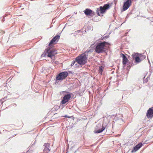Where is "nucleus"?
<instances>
[{
	"label": "nucleus",
	"mask_w": 153,
	"mask_h": 153,
	"mask_svg": "<svg viewBox=\"0 0 153 153\" xmlns=\"http://www.w3.org/2000/svg\"><path fill=\"white\" fill-rule=\"evenodd\" d=\"M105 129V127L102 126V128L97 131H94V132L96 133H99L102 132Z\"/></svg>",
	"instance_id": "4468645a"
},
{
	"label": "nucleus",
	"mask_w": 153,
	"mask_h": 153,
	"mask_svg": "<svg viewBox=\"0 0 153 153\" xmlns=\"http://www.w3.org/2000/svg\"><path fill=\"white\" fill-rule=\"evenodd\" d=\"M47 53L48 56L52 58L57 53V50L55 48H47Z\"/></svg>",
	"instance_id": "20e7f679"
},
{
	"label": "nucleus",
	"mask_w": 153,
	"mask_h": 153,
	"mask_svg": "<svg viewBox=\"0 0 153 153\" xmlns=\"http://www.w3.org/2000/svg\"><path fill=\"white\" fill-rule=\"evenodd\" d=\"M143 144L141 143H140L137 145L134 146L131 151V152L133 153L138 150L142 146Z\"/></svg>",
	"instance_id": "f8f14e48"
},
{
	"label": "nucleus",
	"mask_w": 153,
	"mask_h": 153,
	"mask_svg": "<svg viewBox=\"0 0 153 153\" xmlns=\"http://www.w3.org/2000/svg\"><path fill=\"white\" fill-rule=\"evenodd\" d=\"M60 38L59 35H57L53 37L51 41L48 45L50 46H52V45L55 44L58 41Z\"/></svg>",
	"instance_id": "6e6552de"
},
{
	"label": "nucleus",
	"mask_w": 153,
	"mask_h": 153,
	"mask_svg": "<svg viewBox=\"0 0 153 153\" xmlns=\"http://www.w3.org/2000/svg\"><path fill=\"white\" fill-rule=\"evenodd\" d=\"M100 69L101 70V68L100 67Z\"/></svg>",
	"instance_id": "6ab92c4d"
},
{
	"label": "nucleus",
	"mask_w": 153,
	"mask_h": 153,
	"mask_svg": "<svg viewBox=\"0 0 153 153\" xmlns=\"http://www.w3.org/2000/svg\"><path fill=\"white\" fill-rule=\"evenodd\" d=\"M84 13L87 16H90L92 17L95 15V12L87 8L84 11Z\"/></svg>",
	"instance_id": "1a4fd4ad"
},
{
	"label": "nucleus",
	"mask_w": 153,
	"mask_h": 153,
	"mask_svg": "<svg viewBox=\"0 0 153 153\" xmlns=\"http://www.w3.org/2000/svg\"><path fill=\"white\" fill-rule=\"evenodd\" d=\"M68 74V73L67 71L60 73L56 76V79L59 80H63L66 78Z\"/></svg>",
	"instance_id": "39448f33"
},
{
	"label": "nucleus",
	"mask_w": 153,
	"mask_h": 153,
	"mask_svg": "<svg viewBox=\"0 0 153 153\" xmlns=\"http://www.w3.org/2000/svg\"><path fill=\"white\" fill-rule=\"evenodd\" d=\"M86 52L82 53L76 58L77 63L80 65H84L86 62L87 60V55Z\"/></svg>",
	"instance_id": "f257e3e1"
},
{
	"label": "nucleus",
	"mask_w": 153,
	"mask_h": 153,
	"mask_svg": "<svg viewBox=\"0 0 153 153\" xmlns=\"http://www.w3.org/2000/svg\"><path fill=\"white\" fill-rule=\"evenodd\" d=\"M46 51H45L44 52V53L41 55V56L42 57H45L46 56H47L48 53H47V49L45 50Z\"/></svg>",
	"instance_id": "2eb2a0df"
},
{
	"label": "nucleus",
	"mask_w": 153,
	"mask_h": 153,
	"mask_svg": "<svg viewBox=\"0 0 153 153\" xmlns=\"http://www.w3.org/2000/svg\"><path fill=\"white\" fill-rule=\"evenodd\" d=\"M50 151V150L48 148L45 147L44 150V153H47L49 152Z\"/></svg>",
	"instance_id": "dca6fc26"
},
{
	"label": "nucleus",
	"mask_w": 153,
	"mask_h": 153,
	"mask_svg": "<svg viewBox=\"0 0 153 153\" xmlns=\"http://www.w3.org/2000/svg\"><path fill=\"white\" fill-rule=\"evenodd\" d=\"M109 4H106L104 5L103 7L100 6L99 8H97V13L98 16H100L99 13L102 14L104 13L105 11L106 10L109 8Z\"/></svg>",
	"instance_id": "7ed1b4c3"
},
{
	"label": "nucleus",
	"mask_w": 153,
	"mask_h": 153,
	"mask_svg": "<svg viewBox=\"0 0 153 153\" xmlns=\"http://www.w3.org/2000/svg\"><path fill=\"white\" fill-rule=\"evenodd\" d=\"M71 97V94H65L63 97L62 100L61 101V103L62 104H64L67 102H68L70 100Z\"/></svg>",
	"instance_id": "423d86ee"
},
{
	"label": "nucleus",
	"mask_w": 153,
	"mask_h": 153,
	"mask_svg": "<svg viewBox=\"0 0 153 153\" xmlns=\"http://www.w3.org/2000/svg\"><path fill=\"white\" fill-rule=\"evenodd\" d=\"M146 116L147 118H152L153 117V107L150 108L147 111Z\"/></svg>",
	"instance_id": "9d476101"
},
{
	"label": "nucleus",
	"mask_w": 153,
	"mask_h": 153,
	"mask_svg": "<svg viewBox=\"0 0 153 153\" xmlns=\"http://www.w3.org/2000/svg\"><path fill=\"white\" fill-rule=\"evenodd\" d=\"M128 59L123 54V64L125 66L126 64Z\"/></svg>",
	"instance_id": "ddd939ff"
},
{
	"label": "nucleus",
	"mask_w": 153,
	"mask_h": 153,
	"mask_svg": "<svg viewBox=\"0 0 153 153\" xmlns=\"http://www.w3.org/2000/svg\"><path fill=\"white\" fill-rule=\"evenodd\" d=\"M108 43L104 42L99 43L96 46L95 52L97 53L103 52L105 51V45H108Z\"/></svg>",
	"instance_id": "f03ea898"
},
{
	"label": "nucleus",
	"mask_w": 153,
	"mask_h": 153,
	"mask_svg": "<svg viewBox=\"0 0 153 153\" xmlns=\"http://www.w3.org/2000/svg\"><path fill=\"white\" fill-rule=\"evenodd\" d=\"M132 3L131 0H126L123 5V11H125L127 10L131 5Z\"/></svg>",
	"instance_id": "0eeeda50"
},
{
	"label": "nucleus",
	"mask_w": 153,
	"mask_h": 153,
	"mask_svg": "<svg viewBox=\"0 0 153 153\" xmlns=\"http://www.w3.org/2000/svg\"><path fill=\"white\" fill-rule=\"evenodd\" d=\"M132 56L133 60L136 63L140 62L141 61V60L139 57V55L137 53H134L132 55Z\"/></svg>",
	"instance_id": "9b49d317"
},
{
	"label": "nucleus",
	"mask_w": 153,
	"mask_h": 153,
	"mask_svg": "<svg viewBox=\"0 0 153 153\" xmlns=\"http://www.w3.org/2000/svg\"><path fill=\"white\" fill-rule=\"evenodd\" d=\"M64 117H67V118H70L71 117H70L69 116H68L67 115H65V116H64Z\"/></svg>",
	"instance_id": "a211bd4d"
},
{
	"label": "nucleus",
	"mask_w": 153,
	"mask_h": 153,
	"mask_svg": "<svg viewBox=\"0 0 153 153\" xmlns=\"http://www.w3.org/2000/svg\"><path fill=\"white\" fill-rule=\"evenodd\" d=\"M75 64V66H76V65H77V63L76 61V59H75V60L74 61H73L72 62L71 65V66H72L74 65Z\"/></svg>",
	"instance_id": "f3484780"
}]
</instances>
